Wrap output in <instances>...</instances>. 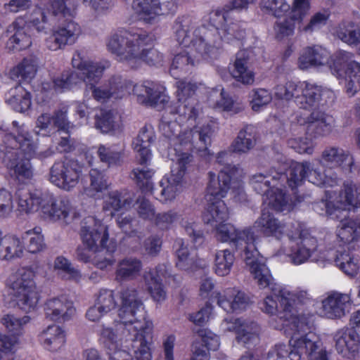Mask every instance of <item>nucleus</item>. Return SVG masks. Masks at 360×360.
<instances>
[{
  "instance_id": "nucleus-1",
  "label": "nucleus",
  "mask_w": 360,
  "mask_h": 360,
  "mask_svg": "<svg viewBox=\"0 0 360 360\" xmlns=\"http://www.w3.org/2000/svg\"><path fill=\"white\" fill-rule=\"evenodd\" d=\"M121 304L118 309L119 322L115 332L110 328H103L101 339L110 352L120 347L123 339L131 342L136 360H150V345L153 339V324L147 317L141 300L134 288H126L120 292Z\"/></svg>"
},
{
  "instance_id": "nucleus-2",
  "label": "nucleus",
  "mask_w": 360,
  "mask_h": 360,
  "mask_svg": "<svg viewBox=\"0 0 360 360\" xmlns=\"http://www.w3.org/2000/svg\"><path fill=\"white\" fill-rule=\"evenodd\" d=\"M214 16L221 18L220 28L201 27L193 31L195 23L191 17L178 18L174 25L176 41L186 47L192 44L202 56H211L221 48L223 41L229 43L244 37L245 29L240 22L232 19L229 13L216 11Z\"/></svg>"
},
{
  "instance_id": "nucleus-3",
  "label": "nucleus",
  "mask_w": 360,
  "mask_h": 360,
  "mask_svg": "<svg viewBox=\"0 0 360 360\" xmlns=\"http://www.w3.org/2000/svg\"><path fill=\"white\" fill-rule=\"evenodd\" d=\"M150 40L146 33L123 31L110 37L107 48L118 60L131 68H137L142 62L149 65H160L163 60V54L154 47H146Z\"/></svg>"
},
{
  "instance_id": "nucleus-4",
  "label": "nucleus",
  "mask_w": 360,
  "mask_h": 360,
  "mask_svg": "<svg viewBox=\"0 0 360 360\" xmlns=\"http://www.w3.org/2000/svg\"><path fill=\"white\" fill-rule=\"evenodd\" d=\"M214 227L216 229L218 240L221 242L231 240L236 244V248L243 250V260L259 286L261 288L269 286L273 278L256 248L253 232L250 229L239 232L232 224L224 222L218 223Z\"/></svg>"
},
{
  "instance_id": "nucleus-5",
  "label": "nucleus",
  "mask_w": 360,
  "mask_h": 360,
  "mask_svg": "<svg viewBox=\"0 0 360 360\" xmlns=\"http://www.w3.org/2000/svg\"><path fill=\"white\" fill-rule=\"evenodd\" d=\"M4 162L18 177L31 179L33 175L30 158L35 154L36 145L24 124L12 122V128L4 140Z\"/></svg>"
},
{
  "instance_id": "nucleus-6",
  "label": "nucleus",
  "mask_w": 360,
  "mask_h": 360,
  "mask_svg": "<svg viewBox=\"0 0 360 360\" xmlns=\"http://www.w3.org/2000/svg\"><path fill=\"white\" fill-rule=\"evenodd\" d=\"M276 297L281 304L278 319L283 321V326L297 332H307L310 328L309 317L299 314L297 305H305L311 302V295L307 290L290 292L283 288L278 291Z\"/></svg>"
},
{
  "instance_id": "nucleus-7",
  "label": "nucleus",
  "mask_w": 360,
  "mask_h": 360,
  "mask_svg": "<svg viewBox=\"0 0 360 360\" xmlns=\"http://www.w3.org/2000/svg\"><path fill=\"white\" fill-rule=\"evenodd\" d=\"M34 273L30 269L18 270L10 278V286L18 307L25 313L34 311L39 300Z\"/></svg>"
},
{
  "instance_id": "nucleus-8",
  "label": "nucleus",
  "mask_w": 360,
  "mask_h": 360,
  "mask_svg": "<svg viewBox=\"0 0 360 360\" xmlns=\"http://www.w3.org/2000/svg\"><path fill=\"white\" fill-rule=\"evenodd\" d=\"M286 237L288 240L286 255L295 265L306 262L316 250L317 240L307 230L295 227L290 233H287Z\"/></svg>"
},
{
  "instance_id": "nucleus-9",
  "label": "nucleus",
  "mask_w": 360,
  "mask_h": 360,
  "mask_svg": "<svg viewBox=\"0 0 360 360\" xmlns=\"http://www.w3.org/2000/svg\"><path fill=\"white\" fill-rule=\"evenodd\" d=\"M192 160V156L183 153L178 158L169 176H164L159 183L156 191L159 193V200L164 202L172 201L180 192L181 182L186 172V165Z\"/></svg>"
},
{
  "instance_id": "nucleus-10",
  "label": "nucleus",
  "mask_w": 360,
  "mask_h": 360,
  "mask_svg": "<svg viewBox=\"0 0 360 360\" xmlns=\"http://www.w3.org/2000/svg\"><path fill=\"white\" fill-rule=\"evenodd\" d=\"M330 70L338 78L345 79L349 96H354L360 90V64L350 60L349 53H338Z\"/></svg>"
},
{
  "instance_id": "nucleus-11",
  "label": "nucleus",
  "mask_w": 360,
  "mask_h": 360,
  "mask_svg": "<svg viewBox=\"0 0 360 360\" xmlns=\"http://www.w3.org/2000/svg\"><path fill=\"white\" fill-rule=\"evenodd\" d=\"M82 166L77 160L65 159L53 164L50 169L49 181L57 187L70 191L79 183Z\"/></svg>"
},
{
  "instance_id": "nucleus-12",
  "label": "nucleus",
  "mask_w": 360,
  "mask_h": 360,
  "mask_svg": "<svg viewBox=\"0 0 360 360\" xmlns=\"http://www.w3.org/2000/svg\"><path fill=\"white\" fill-rule=\"evenodd\" d=\"M316 207L321 209L324 207L326 214L329 215L340 210L360 208V184L353 181H345L335 200V205L330 202L321 201Z\"/></svg>"
},
{
  "instance_id": "nucleus-13",
  "label": "nucleus",
  "mask_w": 360,
  "mask_h": 360,
  "mask_svg": "<svg viewBox=\"0 0 360 360\" xmlns=\"http://www.w3.org/2000/svg\"><path fill=\"white\" fill-rule=\"evenodd\" d=\"M80 236L83 245L88 247L94 252L105 248L109 239L108 227L93 217H88L83 221Z\"/></svg>"
},
{
  "instance_id": "nucleus-14",
  "label": "nucleus",
  "mask_w": 360,
  "mask_h": 360,
  "mask_svg": "<svg viewBox=\"0 0 360 360\" xmlns=\"http://www.w3.org/2000/svg\"><path fill=\"white\" fill-rule=\"evenodd\" d=\"M309 9L310 0H294L290 16L276 21L274 26L275 37L281 40L292 36L294 34L295 24H298V27L302 24L309 14Z\"/></svg>"
},
{
  "instance_id": "nucleus-15",
  "label": "nucleus",
  "mask_w": 360,
  "mask_h": 360,
  "mask_svg": "<svg viewBox=\"0 0 360 360\" xmlns=\"http://www.w3.org/2000/svg\"><path fill=\"white\" fill-rule=\"evenodd\" d=\"M81 32V27L72 19L61 20L46 39V45L51 51L63 49L66 46L74 44Z\"/></svg>"
},
{
  "instance_id": "nucleus-16",
  "label": "nucleus",
  "mask_w": 360,
  "mask_h": 360,
  "mask_svg": "<svg viewBox=\"0 0 360 360\" xmlns=\"http://www.w3.org/2000/svg\"><path fill=\"white\" fill-rule=\"evenodd\" d=\"M72 214V207L68 198H57L52 194L44 193V204L41 205V216L44 219L68 224L73 219Z\"/></svg>"
},
{
  "instance_id": "nucleus-17",
  "label": "nucleus",
  "mask_w": 360,
  "mask_h": 360,
  "mask_svg": "<svg viewBox=\"0 0 360 360\" xmlns=\"http://www.w3.org/2000/svg\"><path fill=\"white\" fill-rule=\"evenodd\" d=\"M212 130L210 125L186 129L179 132L176 139V144L188 146V149H195L201 156L210 154L208 146L211 143Z\"/></svg>"
},
{
  "instance_id": "nucleus-18",
  "label": "nucleus",
  "mask_w": 360,
  "mask_h": 360,
  "mask_svg": "<svg viewBox=\"0 0 360 360\" xmlns=\"http://www.w3.org/2000/svg\"><path fill=\"white\" fill-rule=\"evenodd\" d=\"M222 326L224 330L234 331L237 341L247 347L258 342L260 328L254 321L242 318L225 319Z\"/></svg>"
},
{
  "instance_id": "nucleus-19",
  "label": "nucleus",
  "mask_w": 360,
  "mask_h": 360,
  "mask_svg": "<svg viewBox=\"0 0 360 360\" xmlns=\"http://www.w3.org/2000/svg\"><path fill=\"white\" fill-rule=\"evenodd\" d=\"M293 334L291 340L289 341L291 349L288 356L291 360H300L302 355L305 353L310 360L311 352L316 353L321 349L322 343L319 337L314 333H308L304 336L297 337L300 333L304 332H297L292 330Z\"/></svg>"
},
{
  "instance_id": "nucleus-20",
  "label": "nucleus",
  "mask_w": 360,
  "mask_h": 360,
  "mask_svg": "<svg viewBox=\"0 0 360 360\" xmlns=\"http://www.w3.org/2000/svg\"><path fill=\"white\" fill-rule=\"evenodd\" d=\"M74 68L80 71L81 79L86 86L97 84L101 79L106 66L101 62L86 60L79 51H76L72 58Z\"/></svg>"
},
{
  "instance_id": "nucleus-21",
  "label": "nucleus",
  "mask_w": 360,
  "mask_h": 360,
  "mask_svg": "<svg viewBox=\"0 0 360 360\" xmlns=\"http://www.w3.org/2000/svg\"><path fill=\"white\" fill-rule=\"evenodd\" d=\"M75 311L72 302L63 296L49 299L44 304L46 318L53 321H68L75 316Z\"/></svg>"
},
{
  "instance_id": "nucleus-22",
  "label": "nucleus",
  "mask_w": 360,
  "mask_h": 360,
  "mask_svg": "<svg viewBox=\"0 0 360 360\" xmlns=\"http://www.w3.org/2000/svg\"><path fill=\"white\" fill-rule=\"evenodd\" d=\"M26 20L18 18L6 29V32L11 34L6 47L10 51H20L30 47L32 44L31 35L29 33Z\"/></svg>"
},
{
  "instance_id": "nucleus-23",
  "label": "nucleus",
  "mask_w": 360,
  "mask_h": 360,
  "mask_svg": "<svg viewBox=\"0 0 360 360\" xmlns=\"http://www.w3.org/2000/svg\"><path fill=\"white\" fill-rule=\"evenodd\" d=\"M326 96L330 101H333L335 94L330 89H324L320 86L304 82L301 84V91L297 97V105L303 109H310L317 106L322 100V96Z\"/></svg>"
},
{
  "instance_id": "nucleus-24",
  "label": "nucleus",
  "mask_w": 360,
  "mask_h": 360,
  "mask_svg": "<svg viewBox=\"0 0 360 360\" xmlns=\"http://www.w3.org/2000/svg\"><path fill=\"white\" fill-rule=\"evenodd\" d=\"M217 304L227 312L243 311L251 303L250 297L243 291L233 288H227L223 293L215 295Z\"/></svg>"
},
{
  "instance_id": "nucleus-25",
  "label": "nucleus",
  "mask_w": 360,
  "mask_h": 360,
  "mask_svg": "<svg viewBox=\"0 0 360 360\" xmlns=\"http://www.w3.org/2000/svg\"><path fill=\"white\" fill-rule=\"evenodd\" d=\"M307 132L314 137L325 136L331 133L335 121L333 116L321 110H314L306 118Z\"/></svg>"
},
{
  "instance_id": "nucleus-26",
  "label": "nucleus",
  "mask_w": 360,
  "mask_h": 360,
  "mask_svg": "<svg viewBox=\"0 0 360 360\" xmlns=\"http://www.w3.org/2000/svg\"><path fill=\"white\" fill-rule=\"evenodd\" d=\"M351 302L349 294L333 292L322 301L324 315L328 319L341 318L349 311Z\"/></svg>"
},
{
  "instance_id": "nucleus-27",
  "label": "nucleus",
  "mask_w": 360,
  "mask_h": 360,
  "mask_svg": "<svg viewBox=\"0 0 360 360\" xmlns=\"http://www.w3.org/2000/svg\"><path fill=\"white\" fill-rule=\"evenodd\" d=\"M334 338L338 353L349 359L356 357L360 347V334L356 329L338 331Z\"/></svg>"
},
{
  "instance_id": "nucleus-28",
  "label": "nucleus",
  "mask_w": 360,
  "mask_h": 360,
  "mask_svg": "<svg viewBox=\"0 0 360 360\" xmlns=\"http://www.w3.org/2000/svg\"><path fill=\"white\" fill-rule=\"evenodd\" d=\"M254 226L264 236H273L278 239L287 236V233H290L295 228L292 225L286 226L281 223L271 213L265 210H262L261 216L255 222Z\"/></svg>"
},
{
  "instance_id": "nucleus-29",
  "label": "nucleus",
  "mask_w": 360,
  "mask_h": 360,
  "mask_svg": "<svg viewBox=\"0 0 360 360\" xmlns=\"http://www.w3.org/2000/svg\"><path fill=\"white\" fill-rule=\"evenodd\" d=\"M231 174L226 170H220L218 174L212 172L208 173V182L206 188V199L212 201L213 198H224L231 189Z\"/></svg>"
},
{
  "instance_id": "nucleus-30",
  "label": "nucleus",
  "mask_w": 360,
  "mask_h": 360,
  "mask_svg": "<svg viewBox=\"0 0 360 360\" xmlns=\"http://www.w3.org/2000/svg\"><path fill=\"white\" fill-rule=\"evenodd\" d=\"M287 167V164H281L278 168L276 166L272 167L266 174L257 173L252 175L250 179L252 188L257 193L265 195L272 188L270 179L275 181L281 179V177H285V172H286Z\"/></svg>"
},
{
  "instance_id": "nucleus-31",
  "label": "nucleus",
  "mask_w": 360,
  "mask_h": 360,
  "mask_svg": "<svg viewBox=\"0 0 360 360\" xmlns=\"http://www.w3.org/2000/svg\"><path fill=\"white\" fill-rule=\"evenodd\" d=\"M321 161L332 167H342L349 172L354 166V158L349 151L336 146H328L322 151Z\"/></svg>"
},
{
  "instance_id": "nucleus-32",
  "label": "nucleus",
  "mask_w": 360,
  "mask_h": 360,
  "mask_svg": "<svg viewBox=\"0 0 360 360\" xmlns=\"http://www.w3.org/2000/svg\"><path fill=\"white\" fill-rule=\"evenodd\" d=\"M142 262L134 257H127L117 263L115 279L118 283H124L136 279L142 271Z\"/></svg>"
},
{
  "instance_id": "nucleus-33",
  "label": "nucleus",
  "mask_w": 360,
  "mask_h": 360,
  "mask_svg": "<svg viewBox=\"0 0 360 360\" xmlns=\"http://www.w3.org/2000/svg\"><path fill=\"white\" fill-rule=\"evenodd\" d=\"M78 0H49L46 9L58 21L71 19L75 13Z\"/></svg>"
},
{
  "instance_id": "nucleus-34",
  "label": "nucleus",
  "mask_w": 360,
  "mask_h": 360,
  "mask_svg": "<svg viewBox=\"0 0 360 360\" xmlns=\"http://www.w3.org/2000/svg\"><path fill=\"white\" fill-rule=\"evenodd\" d=\"M231 73L236 81L243 84L252 85L254 83L255 74L249 68V59L245 51L237 53Z\"/></svg>"
},
{
  "instance_id": "nucleus-35",
  "label": "nucleus",
  "mask_w": 360,
  "mask_h": 360,
  "mask_svg": "<svg viewBox=\"0 0 360 360\" xmlns=\"http://www.w3.org/2000/svg\"><path fill=\"white\" fill-rule=\"evenodd\" d=\"M328 58L327 51L321 46L307 47L299 58V68L306 70L323 65Z\"/></svg>"
},
{
  "instance_id": "nucleus-36",
  "label": "nucleus",
  "mask_w": 360,
  "mask_h": 360,
  "mask_svg": "<svg viewBox=\"0 0 360 360\" xmlns=\"http://www.w3.org/2000/svg\"><path fill=\"white\" fill-rule=\"evenodd\" d=\"M203 214V221L212 226H217L218 223L224 222L229 217L228 208L221 199L213 198Z\"/></svg>"
},
{
  "instance_id": "nucleus-37",
  "label": "nucleus",
  "mask_w": 360,
  "mask_h": 360,
  "mask_svg": "<svg viewBox=\"0 0 360 360\" xmlns=\"http://www.w3.org/2000/svg\"><path fill=\"white\" fill-rule=\"evenodd\" d=\"M136 158L138 165L131 170L130 178L143 191H150L153 187L154 172L146 165L147 162H141V157Z\"/></svg>"
},
{
  "instance_id": "nucleus-38",
  "label": "nucleus",
  "mask_w": 360,
  "mask_h": 360,
  "mask_svg": "<svg viewBox=\"0 0 360 360\" xmlns=\"http://www.w3.org/2000/svg\"><path fill=\"white\" fill-rule=\"evenodd\" d=\"M44 193L34 191L20 194L18 201V211L22 214H32L37 212L44 204Z\"/></svg>"
},
{
  "instance_id": "nucleus-39",
  "label": "nucleus",
  "mask_w": 360,
  "mask_h": 360,
  "mask_svg": "<svg viewBox=\"0 0 360 360\" xmlns=\"http://www.w3.org/2000/svg\"><path fill=\"white\" fill-rule=\"evenodd\" d=\"M23 245L20 240L13 236H6L0 243V259L11 260L21 257Z\"/></svg>"
},
{
  "instance_id": "nucleus-40",
  "label": "nucleus",
  "mask_w": 360,
  "mask_h": 360,
  "mask_svg": "<svg viewBox=\"0 0 360 360\" xmlns=\"http://www.w3.org/2000/svg\"><path fill=\"white\" fill-rule=\"evenodd\" d=\"M41 340L49 350L56 351L64 345L65 334L60 326L52 325L41 333Z\"/></svg>"
},
{
  "instance_id": "nucleus-41",
  "label": "nucleus",
  "mask_w": 360,
  "mask_h": 360,
  "mask_svg": "<svg viewBox=\"0 0 360 360\" xmlns=\"http://www.w3.org/2000/svg\"><path fill=\"white\" fill-rule=\"evenodd\" d=\"M179 248L176 250V266L182 270H193L196 265V254L194 250H189L181 239L176 241Z\"/></svg>"
},
{
  "instance_id": "nucleus-42",
  "label": "nucleus",
  "mask_w": 360,
  "mask_h": 360,
  "mask_svg": "<svg viewBox=\"0 0 360 360\" xmlns=\"http://www.w3.org/2000/svg\"><path fill=\"white\" fill-rule=\"evenodd\" d=\"M282 164L288 165V174H285V177H281V179L286 180L289 187L292 189L301 185L303 180L307 179V169H309L307 161L292 162L290 165L287 162H283Z\"/></svg>"
},
{
  "instance_id": "nucleus-43",
  "label": "nucleus",
  "mask_w": 360,
  "mask_h": 360,
  "mask_svg": "<svg viewBox=\"0 0 360 360\" xmlns=\"http://www.w3.org/2000/svg\"><path fill=\"white\" fill-rule=\"evenodd\" d=\"M337 235L345 243H350L360 237V220H342L338 226Z\"/></svg>"
},
{
  "instance_id": "nucleus-44",
  "label": "nucleus",
  "mask_w": 360,
  "mask_h": 360,
  "mask_svg": "<svg viewBox=\"0 0 360 360\" xmlns=\"http://www.w3.org/2000/svg\"><path fill=\"white\" fill-rule=\"evenodd\" d=\"M153 138V131L143 127L133 141L134 149L138 153L137 156L141 157V162H148L150 159V153L148 147Z\"/></svg>"
},
{
  "instance_id": "nucleus-45",
  "label": "nucleus",
  "mask_w": 360,
  "mask_h": 360,
  "mask_svg": "<svg viewBox=\"0 0 360 360\" xmlns=\"http://www.w3.org/2000/svg\"><path fill=\"white\" fill-rule=\"evenodd\" d=\"M358 258L355 255L347 250L338 251L335 258V263L346 274L353 276L359 270Z\"/></svg>"
},
{
  "instance_id": "nucleus-46",
  "label": "nucleus",
  "mask_w": 360,
  "mask_h": 360,
  "mask_svg": "<svg viewBox=\"0 0 360 360\" xmlns=\"http://www.w3.org/2000/svg\"><path fill=\"white\" fill-rule=\"evenodd\" d=\"M11 97L8 101L13 108L18 112L27 111L31 106L30 94L21 85L10 90Z\"/></svg>"
},
{
  "instance_id": "nucleus-47",
  "label": "nucleus",
  "mask_w": 360,
  "mask_h": 360,
  "mask_svg": "<svg viewBox=\"0 0 360 360\" xmlns=\"http://www.w3.org/2000/svg\"><path fill=\"white\" fill-rule=\"evenodd\" d=\"M116 115L110 110L99 109L95 115V127L102 133H112L119 128Z\"/></svg>"
},
{
  "instance_id": "nucleus-48",
  "label": "nucleus",
  "mask_w": 360,
  "mask_h": 360,
  "mask_svg": "<svg viewBox=\"0 0 360 360\" xmlns=\"http://www.w3.org/2000/svg\"><path fill=\"white\" fill-rule=\"evenodd\" d=\"M235 261L233 252L228 250H217L214 255V270L219 276H225L231 272Z\"/></svg>"
},
{
  "instance_id": "nucleus-49",
  "label": "nucleus",
  "mask_w": 360,
  "mask_h": 360,
  "mask_svg": "<svg viewBox=\"0 0 360 360\" xmlns=\"http://www.w3.org/2000/svg\"><path fill=\"white\" fill-rule=\"evenodd\" d=\"M252 127L247 126L239 131L238 136L231 146L233 152L245 153L254 147L255 139L252 134Z\"/></svg>"
},
{
  "instance_id": "nucleus-50",
  "label": "nucleus",
  "mask_w": 360,
  "mask_h": 360,
  "mask_svg": "<svg viewBox=\"0 0 360 360\" xmlns=\"http://www.w3.org/2000/svg\"><path fill=\"white\" fill-rule=\"evenodd\" d=\"M39 60L35 56H29L25 58L15 68H13V75L21 77L23 79L30 80L37 74Z\"/></svg>"
},
{
  "instance_id": "nucleus-51",
  "label": "nucleus",
  "mask_w": 360,
  "mask_h": 360,
  "mask_svg": "<svg viewBox=\"0 0 360 360\" xmlns=\"http://www.w3.org/2000/svg\"><path fill=\"white\" fill-rule=\"evenodd\" d=\"M132 7L141 20L148 23L156 21L155 0H134Z\"/></svg>"
},
{
  "instance_id": "nucleus-52",
  "label": "nucleus",
  "mask_w": 360,
  "mask_h": 360,
  "mask_svg": "<svg viewBox=\"0 0 360 360\" xmlns=\"http://www.w3.org/2000/svg\"><path fill=\"white\" fill-rule=\"evenodd\" d=\"M336 34L341 41L347 44L358 45L360 44V25L352 22L340 25Z\"/></svg>"
},
{
  "instance_id": "nucleus-53",
  "label": "nucleus",
  "mask_w": 360,
  "mask_h": 360,
  "mask_svg": "<svg viewBox=\"0 0 360 360\" xmlns=\"http://www.w3.org/2000/svg\"><path fill=\"white\" fill-rule=\"evenodd\" d=\"M46 8H37L30 14L27 22L28 29L33 27L39 33H47L50 30L49 20Z\"/></svg>"
},
{
  "instance_id": "nucleus-54",
  "label": "nucleus",
  "mask_w": 360,
  "mask_h": 360,
  "mask_svg": "<svg viewBox=\"0 0 360 360\" xmlns=\"http://www.w3.org/2000/svg\"><path fill=\"white\" fill-rule=\"evenodd\" d=\"M108 86L115 98H122L130 93L132 88L131 81L120 75H113L107 82Z\"/></svg>"
},
{
  "instance_id": "nucleus-55",
  "label": "nucleus",
  "mask_w": 360,
  "mask_h": 360,
  "mask_svg": "<svg viewBox=\"0 0 360 360\" xmlns=\"http://www.w3.org/2000/svg\"><path fill=\"white\" fill-rule=\"evenodd\" d=\"M97 154L100 160L109 167L120 166L123 162V150L117 151L112 148L101 145L98 148Z\"/></svg>"
},
{
  "instance_id": "nucleus-56",
  "label": "nucleus",
  "mask_w": 360,
  "mask_h": 360,
  "mask_svg": "<svg viewBox=\"0 0 360 360\" xmlns=\"http://www.w3.org/2000/svg\"><path fill=\"white\" fill-rule=\"evenodd\" d=\"M30 319L29 316L18 319L12 314H5L1 319V323L8 332L18 337L22 334V327L29 323Z\"/></svg>"
},
{
  "instance_id": "nucleus-57",
  "label": "nucleus",
  "mask_w": 360,
  "mask_h": 360,
  "mask_svg": "<svg viewBox=\"0 0 360 360\" xmlns=\"http://www.w3.org/2000/svg\"><path fill=\"white\" fill-rule=\"evenodd\" d=\"M53 268L64 274L63 276L66 279L79 281L81 278L80 271L75 269L72 263L63 256H58L55 259Z\"/></svg>"
},
{
  "instance_id": "nucleus-58",
  "label": "nucleus",
  "mask_w": 360,
  "mask_h": 360,
  "mask_svg": "<svg viewBox=\"0 0 360 360\" xmlns=\"http://www.w3.org/2000/svg\"><path fill=\"white\" fill-rule=\"evenodd\" d=\"M90 185L86 189L89 195H94V193L102 192L109 187L105 176L100 171L92 169L89 171Z\"/></svg>"
},
{
  "instance_id": "nucleus-59",
  "label": "nucleus",
  "mask_w": 360,
  "mask_h": 360,
  "mask_svg": "<svg viewBox=\"0 0 360 360\" xmlns=\"http://www.w3.org/2000/svg\"><path fill=\"white\" fill-rule=\"evenodd\" d=\"M307 165L309 166V169H307V179L313 184L319 186L323 185L333 186V183H336L335 179H329L325 173L314 164L310 162H307Z\"/></svg>"
},
{
  "instance_id": "nucleus-60",
  "label": "nucleus",
  "mask_w": 360,
  "mask_h": 360,
  "mask_svg": "<svg viewBox=\"0 0 360 360\" xmlns=\"http://www.w3.org/2000/svg\"><path fill=\"white\" fill-rule=\"evenodd\" d=\"M265 200L269 205L271 206L276 211H283L288 204V199L285 194L276 185H272V188L266 195Z\"/></svg>"
},
{
  "instance_id": "nucleus-61",
  "label": "nucleus",
  "mask_w": 360,
  "mask_h": 360,
  "mask_svg": "<svg viewBox=\"0 0 360 360\" xmlns=\"http://www.w3.org/2000/svg\"><path fill=\"white\" fill-rule=\"evenodd\" d=\"M145 280L153 300L156 302L165 300L166 292L164 290L162 281H160L152 273H148L145 276Z\"/></svg>"
},
{
  "instance_id": "nucleus-62",
  "label": "nucleus",
  "mask_w": 360,
  "mask_h": 360,
  "mask_svg": "<svg viewBox=\"0 0 360 360\" xmlns=\"http://www.w3.org/2000/svg\"><path fill=\"white\" fill-rule=\"evenodd\" d=\"M197 60L187 51H182L176 54L172 63L171 70H179L181 72H188L195 65Z\"/></svg>"
},
{
  "instance_id": "nucleus-63",
  "label": "nucleus",
  "mask_w": 360,
  "mask_h": 360,
  "mask_svg": "<svg viewBox=\"0 0 360 360\" xmlns=\"http://www.w3.org/2000/svg\"><path fill=\"white\" fill-rule=\"evenodd\" d=\"M260 6L262 9L277 18L288 11L290 8L285 0H262Z\"/></svg>"
},
{
  "instance_id": "nucleus-64",
  "label": "nucleus",
  "mask_w": 360,
  "mask_h": 360,
  "mask_svg": "<svg viewBox=\"0 0 360 360\" xmlns=\"http://www.w3.org/2000/svg\"><path fill=\"white\" fill-rule=\"evenodd\" d=\"M177 88L176 94L178 101L195 99L193 97L198 89L197 84L188 80H179L176 82Z\"/></svg>"
}]
</instances>
